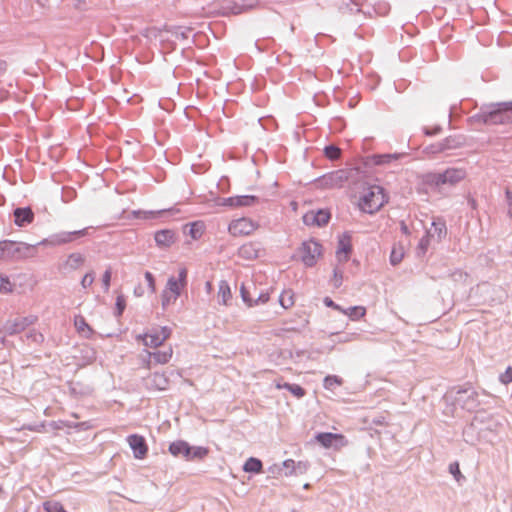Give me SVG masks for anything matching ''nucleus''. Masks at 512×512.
<instances>
[{"instance_id": "09e8293b", "label": "nucleus", "mask_w": 512, "mask_h": 512, "mask_svg": "<svg viewBox=\"0 0 512 512\" xmlns=\"http://www.w3.org/2000/svg\"><path fill=\"white\" fill-rule=\"evenodd\" d=\"M26 338H27V340L37 343V344L43 342V340H44V336L36 330L29 331L26 334Z\"/></svg>"}, {"instance_id": "6e6d98bb", "label": "nucleus", "mask_w": 512, "mask_h": 512, "mask_svg": "<svg viewBox=\"0 0 512 512\" xmlns=\"http://www.w3.org/2000/svg\"><path fill=\"white\" fill-rule=\"evenodd\" d=\"M94 282V273L89 272L84 275V277L81 280V286L86 289L92 285Z\"/></svg>"}, {"instance_id": "a211bd4d", "label": "nucleus", "mask_w": 512, "mask_h": 512, "mask_svg": "<svg viewBox=\"0 0 512 512\" xmlns=\"http://www.w3.org/2000/svg\"><path fill=\"white\" fill-rule=\"evenodd\" d=\"M260 244L259 243H246L239 248V255L243 259L253 260L260 256Z\"/></svg>"}, {"instance_id": "69168bd1", "label": "nucleus", "mask_w": 512, "mask_h": 512, "mask_svg": "<svg viewBox=\"0 0 512 512\" xmlns=\"http://www.w3.org/2000/svg\"><path fill=\"white\" fill-rule=\"evenodd\" d=\"M177 281H178V283L181 284L182 287L186 286V284H187V270H186V268H181L179 270Z\"/></svg>"}, {"instance_id": "2eb2a0df", "label": "nucleus", "mask_w": 512, "mask_h": 512, "mask_svg": "<svg viewBox=\"0 0 512 512\" xmlns=\"http://www.w3.org/2000/svg\"><path fill=\"white\" fill-rule=\"evenodd\" d=\"M154 239L158 247L168 248L176 241V234L171 229H163L155 233Z\"/></svg>"}, {"instance_id": "aec40b11", "label": "nucleus", "mask_w": 512, "mask_h": 512, "mask_svg": "<svg viewBox=\"0 0 512 512\" xmlns=\"http://www.w3.org/2000/svg\"><path fill=\"white\" fill-rule=\"evenodd\" d=\"M250 7L251 6H246V5L240 4L238 2L228 1L222 5V13L224 15H229V14L237 15V14H241V13L245 12Z\"/></svg>"}, {"instance_id": "cd10ccee", "label": "nucleus", "mask_w": 512, "mask_h": 512, "mask_svg": "<svg viewBox=\"0 0 512 512\" xmlns=\"http://www.w3.org/2000/svg\"><path fill=\"white\" fill-rule=\"evenodd\" d=\"M262 468V461L255 457H250L243 466V470L249 473H260Z\"/></svg>"}, {"instance_id": "0e129e2a", "label": "nucleus", "mask_w": 512, "mask_h": 512, "mask_svg": "<svg viewBox=\"0 0 512 512\" xmlns=\"http://www.w3.org/2000/svg\"><path fill=\"white\" fill-rule=\"evenodd\" d=\"M173 301V294L169 293L167 290H164L162 293V307L166 308Z\"/></svg>"}, {"instance_id": "a878e982", "label": "nucleus", "mask_w": 512, "mask_h": 512, "mask_svg": "<svg viewBox=\"0 0 512 512\" xmlns=\"http://www.w3.org/2000/svg\"><path fill=\"white\" fill-rule=\"evenodd\" d=\"M143 340V343L145 346L156 348L164 343V341L161 340L160 334L158 332L154 333H147L143 336H139Z\"/></svg>"}, {"instance_id": "603ef678", "label": "nucleus", "mask_w": 512, "mask_h": 512, "mask_svg": "<svg viewBox=\"0 0 512 512\" xmlns=\"http://www.w3.org/2000/svg\"><path fill=\"white\" fill-rule=\"evenodd\" d=\"M403 255L404 254L402 251H397V250L393 249L391 252V255H390V263L393 266L398 265L402 261Z\"/></svg>"}, {"instance_id": "6e6552de", "label": "nucleus", "mask_w": 512, "mask_h": 512, "mask_svg": "<svg viewBox=\"0 0 512 512\" xmlns=\"http://www.w3.org/2000/svg\"><path fill=\"white\" fill-rule=\"evenodd\" d=\"M352 252V237L348 232H344L338 239L336 257L340 263L347 262Z\"/></svg>"}, {"instance_id": "39448f33", "label": "nucleus", "mask_w": 512, "mask_h": 512, "mask_svg": "<svg viewBox=\"0 0 512 512\" xmlns=\"http://www.w3.org/2000/svg\"><path fill=\"white\" fill-rule=\"evenodd\" d=\"M298 253L302 263L306 267H313L316 265L318 259L322 257L323 247L317 240L312 238L302 242Z\"/></svg>"}, {"instance_id": "c03bdc74", "label": "nucleus", "mask_w": 512, "mask_h": 512, "mask_svg": "<svg viewBox=\"0 0 512 512\" xmlns=\"http://www.w3.org/2000/svg\"><path fill=\"white\" fill-rule=\"evenodd\" d=\"M478 421H479V415H476L474 417V420L470 423V425L464 429L463 435H464V439L466 442H472L471 440L468 439V437L470 436V434H472L477 429Z\"/></svg>"}, {"instance_id": "412c9836", "label": "nucleus", "mask_w": 512, "mask_h": 512, "mask_svg": "<svg viewBox=\"0 0 512 512\" xmlns=\"http://www.w3.org/2000/svg\"><path fill=\"white\" fill-rule=\"evenodd\" d=\"M74 325L79 333H82L84 337L91 338L94 334L93 329L86 322L85 318L81 315L75 316Z\"/></svg>"}, {"instance_id": "5701e85b", "label": "nucleus", "mask_w": 512, "mask_h": 512, "mask_svg": "<svg viewBox=\"0 0 512 512\" xmlns=\"http://www.w3.org/2000/svg\"><path fill=\"white\" fill-rule=\"evenodd\" d=\"M232 294L230 290V286L227 281L221 280L219 282L218 289V302L223 305H227L228 300L231 299Z\"/></svg>"}, {"instance_id": "680f3d73", "label": "nucleus", "mask_w": 512, "mask_h": 512, "mask_svg": "<svg viewBox=\"0 0 512 512\" xmlns=\"http://www.w3.org/2000/svg\"><path fill=\"white\" fill-rule=\"evenodd\" d=\"M338 338L336 340L337 343H347L355 339L357 336L355 333H345L343 335H338Z\"/></svg>"}, {"instance_id": "f704fd0d", "label": "nucleus", "mask_w": 512, "mask_h": 512, "mask_svg": "<svg viewBox=\"0 0 512 512\" xmlns=\"http://www.w3.org/2000/svg\"><path fill=\"white\" fill-rule=\"evenodd\" d=\"M209 453V449L202 446H196L192 447V452L190 453V457L188 458V461L190 460H202L205 458Z\"/></svg>"}, {"instance_id": "37998d69", "label": "nucleus", "mask_w": 512, "mask_h": 512, "mask_svg": "<svg viewBox=\"0 0 512 512\" xmlns=\"http://www.w3.org/2000/svg\"><path fill=\"white\" fill-rule=\"evenodd\" d=\"M342 379L336 375H328L324 378V387L331 389L335 385H341Z\"/></svg>"}, {"instance_id": "ddd939ff", "label": "nucleus", "mask_w": 512, "mask_h": 512, "mask_svg": "<svg viewBox=\"0 0 512 512\" xmlns=\"http://www.w3.org/2000/svg\"><path fill=\"white\" fill-rule=\"evenodd\" d=\"M14 223L18 227H25L34 221V212L31 207H18L13 211Z\"/></svg>"}, {"instance_id": "7ed1b4c3", "label": "nucleus", "mask_w": 512, "mask_h": 512, "mask_svg": "<svg viewBox=\"0 0 512 512\" xmlns=\"http://www.w3.org/2000/svg\"><path fill=\"white\" fill-rule=\"evenodd\" d=\"M446 398L467 411H474L480 405L478 392L470 385L452 388L447 392Z\"/></svg>"}, {"instance_id": "9b49d317", "label": "nucleus", "mask_w": 512, "mask_h": 512, "mask_svg": "<svg viewBox=\"0 0 512 512\" xmlns=\"http://www.w3.org/2000/svg\"><path fill=\"white\" fill-rule=\"evenodd\" d=\"M127 441L129 443L130 448L133 451L135 458L143 459L146 456L148 452V447L143 436H140L138 434H132L128 436Z\"/></svg>"}, {"instance_id": "5fc2aeb1", "label": "nucleus", "mask_w": 512, "mask_h": 512, "mask_svg": "<svg viewBox=\"0 0 512 512\" xmlns=\"http://www.w3.org/2000/svg\"><path fill=\"white\" fill-rule=\"evenodd\" d=\"M333 281H334V287L339 288L342 285L343 281V272L339 270L338 268H334L333 270Z\"/></svg>"}, {"instance_id": "774afa93", "label": "nucleus", "mask_w": 512, "mask_h": 512, "mask_svg": "<svg viewBox=\"0 0 512 512\" xmlns=\"http://www.w3.org/2000/svg\"><path fill=\"white\" fill-rule=\"evenodd\" d=\"M423 131L425 135L433 136L439 134L442 131V127L440 125H436L433 128L425 127Z\"/></svg>"}, {"instance_id": "a19ab883", "label": "nucleus", "mask_w": 512, "mask_h": 512, "mask_svg": "<svg viewBox=\"0 0 512 512\" xmlns=\"http://www.w3.org/2000/svg\"><path fill=\"white\" fill-rule=\"evenodd\" d=\"M308 466L309 465L307 462H302V461H299L297 463L295 462V468H293V470H289L288 472H285V475L288 476V475H292V474H295V475L304 474L308 470Z\"/></svg>"}, {"instance_id": "864d4df0", "label": "nucleus", "mask_w": 512, "mask_h": 512, "mask_svg": "<svg viewBox=\"0 0 512 512\" xmlns=\"http://www.w3.org/2000/svg\"><path fill=\"white\" fill-rule=\"evenodd\" d=\"M303 222L307 226H316L315 211H309L303 216Z\"/></svg>"}, {"instance_id": "4d7b16f0", "label": "nucleus", "mask_w": 512, "mask_h": 512, "mask_svg": "<svg viewBox=\"0 0 512 512\" xmlns=\"http://www.w3.org/2000/svg\"><path fill=\"white\" fill-rule=\"evenodd\" d=\"M269 301V293L268 292H261L258 294L257 298H253V306L259 305V304H265Z\"/></svg>"}, {"instance_id": "dca6fc26", "label": "nucleus", "mask_w": 512, "mask_h": 512, "mask_svg": "<svg viewBox=\"0 0 512 512\" xmlns=\"http://www.w3.org/2000/svg\"><path fill=\"white\" fill-rule=\"evenodd\" d=\"M146 385L156 390H166L169 386V378L164 372H155L146 379Z\"/></svg>"}, {"instance_id": "c756f323", "label": "nucleus", "mask_w": 512, "mask_h": 512, "mask_svg": "<svg viewBox=\"0 0 512 512\" xmlns=\"http://www.w3.org/2000/svg\"><path fill=\"white\" fill-rule=\"evenodd\" d=\"M341 312L349 316L351 320H358L365 316L366 309L363 306H352L347 309L342 308Z\"/></svg>"}, {"instance_id": "2f4dec72", "label": "nucleus", "mask_w": 512, "mask_h": 512, "mask_svg": "<svg viewBox=\"0 0 512 512\" xmlns=\"http://www.w3.org/2000/svg\"><path fill=\"white\" fill-rule=\"evenodd\" d=\"M277 387L290 391L297 398H302L306 394L305 389L298 384L284 383L283 385L278 384Z\"/></svg>"}, {"instance_id": "0eeeda50", "label": "nucleus", "mask_w": 512, "mask_h": 512, "mask_svg": "<svg viewBox=\"0 0 512 512\" xmlns=\"http://www.w3.org/2000/svg\"><path fill=\"white\" fill-rule=\"evenodd\" d=\"M7 244L5 246L6 259H22L32 255L36 245H29L24 242H15L11 240H4Z\"/></svg>"}, {"instance_id": "7c9ffc66", "label": "nucleus", "mask_w": 512, "mask_h": 512, "mask_svg": "<svg viewBox=\"0 0 512 512\" xmlns=\"http://www.w3.org/2000/svg\"><path fill=\"white\" fill-rule=\"evenodd\" d=\"M181 288H183V287L181 286L180 283H178L177 279L175 277L171 276L167 281L165 290H167L169 293L173 294V301H176L177 298L181 294Z\"/></svg>"}, {"instance_id": "e2e57ef3", "label": "nucleus", "mask_w": 512, "mask_h": 512, "mask_svg": "<svg viewBox=\"0 0 512 512\" xmlns=\"http://www.w3.org/2000/svg\"><path fill=\"white\" fill-rule=\"evenodd\" d=\"M500 381L503 384H508L512 382V367H508L506 371L503 374H501Z\"/></svg>"}, {"instance_id": "423d86ee", "label": "nucleus", "mask_w": 512, "mask_h": 512, "mask_svg": "<svg viewBox=\"0 0 512 512\" xmlns=\"http://www.w3.org/2000/svg\"><path fill=\"white\" fill-rule=\"evenodd\" d=\"M88 234V228L75 230V231H61L50 235L48 238L43 239L36 245L43 246H61L64 244L71 243L80 237H84Z\"/></svg>"}, {"instance_id": "e433bc0d", "label": "nucleus", "mask_w": 512, "mask_h": 512, "mask_svg": "<svg viewBox=\"0 0 512 512\" xmlns=\"http://www.w3.org/2000/svg\"><path fill=\"white\" fill-rule=\"evenodd\" d=\"M279 303L284 309H288L294 304L293 293L291 291H284L279 296Z\"/></svg>"}, {"instance_id": "4be33fe9", "label": "nucleus", "mask_w": 512, "mask_h": 512, "mask_svg": "<svg viewBox=\"0 0 512 512\" xmlns=\"http://www.w3.org/2000/svg\"><path fill=\"white\" fill-rule=\"evenodd\" d=\"M23 331V326L20 325L19 321L16 319L14 320H7L2 328L0 329V332L4 335H15Z\"/></svg>"}, {"instance_id": "393cba45", "label": "nucleus", "mask_w": 512, "mask_h": 512, "mask_svg": "<svg viewBox=\"0 0 512 512\" xmlns=\"http://www.w3.org/2000/svg\"><path fill=\"white\" fill-rule=\"evenodd\" d=\"M150 358H153L154 362L157 364H166L170 361L173 350L171 347H169L165 351H157V352H147Z\"/></svg>"}, {"instance_id": "13d9d810", "label": "nucleus", "mask_w": 512, "mask_h": 512, "mask_svg": "<svg viewBox=\"0 0 512 512\" xmlns=\"http://www.w3.org/2000/svg\"><path fill=\"white\" fill-rule=\"evenodd\" d=\"M36 317L34 316H28V317H22V318H17V320L19 321L20 325L23 326V331L30 325H32L35 321H36Z\"/></svg>"}, {"instance_id": "9d476101", "label": "nucleus", "mask_w": 512, "mask_h": 512, "mask_svg": "<svg viewBox=\"0 0 512 512\" xmlns=\"http://www.w3.org/2000/svg\"><path fill=\"white\" fill-rule=\"evenodd\" d=\"M255 228L256 226L251 220L247 218H240L232 221L228 229L233 236H240L249 235L255 230Z\"/></svg>"}, {"instance_id": "bf43d9fd", "label": "nucleus", "mask_w": 512, "mask_h": 512, "mask_svg": "<svg viewBox=\"0 0 512 512\" xmlns=\"http://www.w3.org/2000/svg\"><path fill=\"white\" fill-rule=\"evenodd\" d=\"M36 317L34 316H28V317H22V318H17V320L19 321L20 325L23 326V331L30 325H32L35 321H36Z\"/></svg>"}, {"instance_id": "bb28decb", "label": "nucleus", "mask_w": 512, "mask_h": 512, "mask_svg": "<svg viewBox=\"0 0 512 512\" xmlns=\"http://www.w3.org/2000/svg\"><path fill=\"white\" fill-rule=\"evenodd\" d=\"M261 197L257 195H241L237 196L236 207H249L259 204Z\"/></svg>"}, {"instance_id": "338daca9", "label": "nucleus", "mask_w": 512, "mask_h": 512, "mask_svg": "<svg viewBox=\"0 0 512 512\" xmlns=\"http://www.w3.org/2000/svg\"><path fill=\"white\" fill-rule=\"evenodd\" d=\"M236 200H237V196L223 198V199H221V202L219 203V205H221V206H229V207H236Z\"/></svg>"}, {"instance_id": "4c0bfd02", "label": "nucleus", "mask_w": 512, "mask_h": 512, "mask_svg": "<svg viewBox=\"0 0 512 512\" xmlns=\"http://www.w3.org/2000/svg\"><path fill=\"white\" fill-rule=\"evenodd\" d=\"M190 229H189V235L193 238V239H198L202 236L203 234V225L202 223L200 222H194V223H191L190 225Z\"/></svg>"}, {"instance_id": "49530a36", "label": "nucleus", "mask_w": 512, "mask_h": 512, "mask_svg": "<svg viewBox=\"0 0 512 512\" xmlns=\"http://www.w3.org/2000/svg\"><path fill=\"white\" fill-rule=\"evenodd\" d=\"M240 294L243 302L246 303L249 307H252L253 297L250 295V291L248 290V288L245 287L244 285H241Z\"/></svg>"}, {"instance_id": "79ce46f5", "label": "nucleus", "mask_w": 512, "mask_h": 512, "mask_svg": "<svg viewBox=\"0 0 512 512\" xmlns=\"http://www.w3.org/2000/svg\"><path fill=\"white\" fill-rule=\"evenodd\" d=\"M167 31L171 32L177 38L187 39L191 32V28L173 27L172 29H167Z\"/></svg>"}, {"instance_id": "3c124183", "label": "nucleus", "mask_w": 512, "mask_h": 512, "mask_svg": "<svg viewBox=\"0 0 512 512\" xmlns=\"http://www.w3.org/2000/svg\"><path fill=\"white\" fill-rule=\"evenodd\" d=\"M111 276H112L111 269H110V268H108V269L103 273V276H102V285H103L104 292H108V291H109V288H110V282H111Z\"/></svg>"}, {"instance_id": "ea45409f", "label": "nucleus", "mask_w": 512, "mask_h": 512, "mask_svg": "<svg viewBox=\"0 0 512 512\" xmlns=\"http://www.w3.org/2000/svg\"><path fill=\"white\" fill-rule=\"evenodd\" d=\"M13 291V284L9 277L0 275V293L7 294Z\"/></svg>"}, {"instance_id": "f8f14e48", "label": "nucleus", "mask_w": 512, "mask_h": 512, "mask_svg": "<svg viewBox=\"0 0 512 512\" xmlns=\"http://www.w3.org/2000/svg\"><path fill=\"white\" fill-rule=\"evenodd\" d=\"M315 439L324 448L343 445L345 441V437L342 434H336L331 432L318 433L316 434Z\"/></svg>"}, {"instance_id": "de8ad7c7", "label": "nucleus", "mask_w": 512, "mask_h": 512, "mask_svg": "<svg viewBox=\"0 0 512 512\" xmlns=\"http://www.w3.org/2000/svg\"><path fill=\"white\" fill-rule=\"evenodd\" d=\"M449 472L454 476L457 482H459L461 478H464L461 474L458 462H452L449 464Z\"/></svg>"}, {"instance_id": "052dcab7", "label": "nucleus", "mask_w": 512, "mask_h": 512, "mask_svg": "<svg viewBox=\"0 0 512 512\" xmlns=\"http://www.w3.org/2000/svg\"><path fill=\"white\" fill-rule=\"evenodd\" d=\"M144 276H145V279H146V281L148 283V287L150 289V292L154 293L156 288H155V278H154L153 274L151 272H149V271H146Z\"/></svg>"}, {"instance_id": "72a5a7b5", "label": "nucleus", "mask_w": 512, "mask_h": 512, "mask_svg": "<svg viewBox=\"0 0 512 512\" xmlns=\"http://www.w3.org/2000/svg\"><path fill=\"white\" fill-rule=\"evenodd\" d=\"M315 216L316 226L318 227L325 226L331 218L330 212L326 209H319L318 211H315Z\"/></svg>"}, {"instance_id": "c9c22d12", "label": "nucleus", "mask_w": 512, "mask_h": 512, "mask_svg": "<svg viewBox=\"0 0 512 512\" xmlns=\"http://www.w3.org/2000/svg\"><path fill=\"white\" fill-rule=\"evenodd\" d=\"M324 154L330 160H337L340 158L341 150L338 146L331 144L324 148Z\"/></svg>"}, {"instance_id": "4468645a", "label": "nucleus", "mask_w": 512, "mask_h": 512, "mask_svg": "<svg viewBox=\"0 0 512 512\" xmlns=\"http://www.w3.org/2000/svg\"><path fill=\"white\" fill-rule=\"evenodd\" d=\"M168 451L174 457H183L184 459L188 460L190 453L192 452V446H190L189 443L184 440H177L170 443Z\"/></svg>"}, {"instance_id": "58836bf2", "label": "nucleus", "mask_w": 512, "mask_h": 512, "mask_svg": "<svg viewBox=\"0 0 512 512\" xmlns=\"http://www.w3.org/2000/svg\"><path fill=\"white\" fill-rule=\"evenodd\" d=\"M43 506L46 512H67L59 502L47 501Z\"/></svg>"}, {"instance_id": "a18cd8bd", "label": "nucleus", "mask_w": 512, "mask_h": 512, "mask_svg": "<svg viewBox=\"0 0 512 512\" xmlns=\"http://www.w3.org/2000/svg\"><path fill=\"white\" fill-rule=\"evenodd\" d=\"M125 307H126V300H125V297L123 295H119L117 298H116V303H115V315L116 316H121L125 310Z\"/></svg>"}, {"instance_id": "20e7f679", "label": "nucleus", "mask_w": 512, "mask_h": 512, "mask_svg": "<svg viewBox=\"0 0 512 512\" xmlns=\"http://www.w3.org/2000/svg\"><path fill=\"white\" fill-rule=\"evenodd\" d=\"M386 202L384 189L379 185L368 187L360 199V208L363 212L373 214Z\"/></svg>"}, {"instance_id": "1a4fd4ad", "label": "nucleus", "mask_w": 512, "mask_h": 512, "mask_svg": "<svg viewBox=\"0 0 512 512\" xmlns=\"http://www.w3.org/2000/svg\"><path fill=\"white\" fill-rule=\"evenodd\" d=\"M465 143V138L462 135H453L445 138L437 144L431 146L433 153L444 152L447 150H454L460 148Z\"/></svg>"}, {"instance_id": "f257e3e1", "label": "nucleus", "mask_w": 512, "mask_h": 512, "mask_svg": "<svg viewBox=\"0 0 512 512\" xmlns=\"http://www.w3.org/2000/svg\"><path fill=\"white\" fill-rule=\"evenodd\" d=\"M474 118L486 125L512 123V101L483 105Z\"/></svg>"}, {"instance_id": "f03ea898", "label": "nucleus", "mask_w": 512, "mask_h": 512, "mask_svg": "<svg viewBox=\"0 0 512 512\" xmlns=\"http://www.w3.org/2000/svg\"><path fill=\"white\" fill-rule=\"evenodd\" d=\"M463 168H447L442 172H429L423 176V183L431 189L441 192L445 187H452L466 177Z\"/></svg>"}, {"instance_id": "8fccbe9b", "label": "nucleus", "mask_w": 512, "mask_h": 512, "mask_svg": "<svg viewBox=\"0 0 512 512\" xmlns=\"http://www.w3.org/2000/svg\"><path fill=\"white\" fill-rule=\"evenodd\" d=\"M344 174V171L340 170L332 173L329 179L333 182L334 185H341V183L347 179V176Z\"/></svg>"}, {"instance_id": "6ab92c4d", "label": "nucleus", "mask_w": 512, "mask_h": 512, "mask_svg": "<svg viewBox=\"0 0 512 512\" xmlns=\"http://www.w3.org/2000/svg\"><path fill=\"white\" fill-rule=\"evenodd\" d=\"M432 227H433V231L429 230L431 237L437 236L438 241H441L442 239H444L446 237L447 227H446V222L443 218H441V217L434 218L432 221Z\"/></svg>"}, {"instance_id": "b1692460", "label": "nucleus", "mask_w": 512, "mask_h": 512, "mask_svg": "<svg viewBox=\"0 0 512 512\" xmlns=\"http://www.w3.org/2000/svg\"><path fill=\"white\" fill-rule=\"evenodd\" d=\"M404 154L393 153V154H375L371 156V161L374 165H383L390 163L392 160H398Z\"/></svg>"}, {"instance_id": "f3484780", "label": "nucleus", "mask_w": 512, "mask_h": 512, "mask_svg": "<svg viewBox=\"0 0 512 512\" xmlns=\"http://www.w3.org/2000/svg\"><path fill=\"white\" fill-rule=\"evenodd\" d=\"M333 5L337 7L341 13H359L361 11L360 0H334Z\"/></svg>"}, {"instance_id": "c85d7f7f", "label": "nucleus", "mask_w": 512, "mask_h": 512, "mask_svg": "<svg viewBox=\"0 0 512 512\" xmlns=\"http://www.w3.org/2000/svg\"><path fill=\"white\" fill-rule=\"evenodd\" d=\"M85 261V258L80 253H71L65 263V266L71 270L78 269Z\"/></svg>"}, {"instance_id": "473e14b6", "label": "nucleus", "mask_w": 512, "mask_h": 512, "mask_svg": "<svg viewBox=\"0 0 512 512\" xmlns=\"http://www.w3.org/2000/svg\"><path fill=\"white\" fill-rule=\"evenodd\" d=\"M430 238V231H426V234L420 239L417 246V256L421 257L425 255L430 245Z\"/></svg>"}]
</instances>
